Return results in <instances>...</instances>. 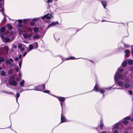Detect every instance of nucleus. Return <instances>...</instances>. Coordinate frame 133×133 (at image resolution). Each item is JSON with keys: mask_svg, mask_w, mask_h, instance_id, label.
I'll return each mask as SVG.
<instances>
[{"mask_svg": "<svg viewBox=\"0 0 133 133\" xmlns=\"http://www.w3.org/2000/svg\"><path fill=\"white\" fill-rule=\"evenodd\" d=\"M15 70L16 72H18L19 71V69L17 67H15Z\"/></svg>", "mask_w": 133, "mask_h": 133, "instance_id": "48", "label": "nucleus"}, {"mask_svg": "<svg viewBox=\"0 0 133 133\" xmlns=\"http://www.w3.org/2000/svg\"><path fill=\"white\" fill-rule=\"evenodd\" d=\"M22 47V48H20L21 49H20V51H24V47Z\"/></svg>", "mask_w": 133, "mask_h": 133, "instance_id": "41", "label": "nucleus"}, {"mask_svg": "<svg viewBox=\"0 0 133 133\" xmlns=\"http://www.w3.org/2000/svg\"><path fill=\"white\" fill-rule=\"evenodd\" d=\"M128 56V54H126L125 55V58H126Z\"/></svg>", "mask_w": 133, "mask_h": 133, "instance_id": "56", "label": "nucleus"}, {"mask_svg": "<svg viewBox=\"0 0 133 133\" xmlns=\"http://www.w3.org/2000/svg\"><path fill=\"white\" fill-rule=\"evenodd\" d=\"M19 34L20 35L22 34V31L21 29H19L18 30Z\"/></svg>", "mask_w": 133, "mask_h": 133, "instance_id": "38", "label": "nucleus"}, {"mask_svg": "<svg viewBox=\"0 0 133 133\" xmlns=\"http://www.w3.org/2000/svg\"><path fill=\"white\" fill-rule=\"evenodd\" d=\"M9 73L10 74H11L13 73V71L11 69H10L9 71Z\"/></svg>", "mask_w": 133, "mask_h": 133, "instance_id": "35", "label": "nucleus"}, {"mask_svg": "<svg viewBox=\"0 0 133 133\" xmlns=\"http://www.w3.org/2000/svg\"><path fill=\"white\" fill-rule=\"evenodd\" d=\"M113 133H118V132L117 131L115 130L113 132Z\"/></svg>", "mask_w": 133, "mask_h": 133, "instance_id": "51", "label": "nucleus"}, {"mask_svg": "<svg viewBox=\"0 0 133 133\" xmlns=\"http://www.w3.org/2000/svg\"><path fill=\"white\" fill-rule=\"evenodd\" d=\"M14 59V60L15 61H17L18 59V57H16Z\"/></svg>", "mask_w": 133, "mask_h": 133, "instance_id": "49", "label": "nucleus"}, {"mask_svg": "<svg viewBox=\"0 0 133 133\" xmlns=\"http://www.w3.org/2000/svg\"><path fill=\"white\" fill-rule=\"evenodd\" d=\"M131 119V118L130 117L128 116L126 117H125L124 119V121L123 122V123L124 124L126 125L128 123V121L127 120H130Z\"/></svg>", "mask_w": 133, "mask_h": 133, "instance_id": "8", "label": "nucleus"}, {"mask_svg": "<svg viewBox=\"0 0 133 133\" xmlns=\"http://www.w3.org/2000/svg\"><path fill=\"white\" fill-rule=\"evenodd\" d=\"M128 62L129 65H131L133 64V61L132 60L130 59L128 61Z\"/></svg>", "mask_w": 133, "mask_h": 133, "instance_id": "24", "label": "nucleus"}, {"mask_svg": "<svg viewBox=\"0 0 133 133\" xmlns=\"http://www.w3.org/2000/svg\"><path fill=\"white\" fill-rule=\"evenodd\" d=\"M4 61V58L1 57L0 58V63Z\"/></svg>", "mask_w": 133, "mask_h": 133, "instance_id": "34", "label": "nucleus"}, {"mask_svg": "<svg viewBox=\"0 0 133 133\" xmlns=\"http://www.w3.org/2000/svg\"><path fill=\"white\" fill-rule=\"evenodd\" d=\"M5 30V27H3L1 28L0 30V35L1 36L5 35L4 34V32Z\"/></svg>", "mask_w": 133, "mask_h": 133, "instance_id": "9", "label": "nucleus"}, {"mask_svg": "<svg viewBox=\"0 0 133 133\" xmlns=\"http://www.w3.org/2000/svg\"><path fill=\"white\" fill-rule=\"evenodd\" d=\"M22 55H19L18 57L19 59H21L22 58Z\"/></svg>", "mask_w": 133, "mask_h": 133, "instance_id": "54", "label": "nucleus"}, {"mask_svg": "<svg viewBox=\"0 0 133 133\" xmlns=\"http://www.w3.org/2000/svg\"><path fill=\"white\" fill-rule=\"evenodd\" d=\"M43 92L44 93H48V94L50 92V91L49 90H46L45 91H43Z\"/></svg>", "mask_w": 133, "mask_h": 133, "instance_id": "40", "label": "nucleus"}, {"mask_svg": "<svg viewBox=\"0 0 133 133\" xmlns=\"http://www.w3.org/2000/svg\"><path fill=\"white\" fill-rule=\"evenodd\" d=\"M33 47L35 48H36L38 47V44L37 42H35L33 43Z\"/></svg>", "mask_w": 133, "mask_h": 133, "instance_id": "21", "label": "nucleus"}, {"mask_svg": "<svg viewBox=\"0 0 133 133\" xmlns=\"http://www.w3.org/2000/svg\"><path fill=\"white\" fill-rule=\"evenodd\" d=\"M9 48L7 46H4L3 48H0V55H1L3 53V51L6 52V54L8 51Z\"/></svg>", "mask_w": 133, "mask_h": 133, "instance_id": "6", "label": "nucleus"}, {"mask_svg": "<svg viewBox=\"0 0 133 133\" xmlns=\"http://www.w3.org/2000/svg\"><path fill=\"white\" fill-rule=\"evenodd\" d=\"M9 60H10V61L11 62H13V60L11 58H10Z\"/></svg>", "mask_w": 133, "mask_h": 133, "instance_id": "52", "label": "nucleus"}, {"mask_svg": "<svg viewBox=\"0 0 133 133\" xmlns=\"http://www.w3.org/2000/svg\"><path fill=\"white\" fill-rule=\"evenodd\" d=\"M52 2V0H47V2L48 3H49Z\"/></svg>", "mask_w": 133, "mask_h": 133, "instance_id": "50", "label": "nucleus"}, {"mask_svg": "<svg viewBox=\"0 0 133 133\" xmlns=\"http://www.w3.org/2000/svg\"><path fill=\"white\" fill-rule=\"evenodd\" d=\"M34 31L35 32H37L38 31V29L37 28L35 27L34 28Z\"/></svg>", "mask_w": 133, "mask_h": 133, "instance_id": "30", "label": "nucleus"}, {"mask_svg": "<svg viewBox=\"0 0 133 133\" xmlns=\"http://www.w3.org/2000/svg\"><path fill=\"white\" fill-rule=\"evenodd\" d=\"M20 96V94H19L18 93H17L16 94V102L17 103H18L17 101H18V98H19V97Z\"/></svg>", "mask_w": 133, "mask_h": 133, "instance_id": "23", "label": "nucleus"}, {"mask_svg": "<svg viewBox=\"0 0 133 133\" xmlns=\"http://www.w3.org/2000/svg\"><path fill=\"white\" fill-rule=\"evenodd\" d=\"M125 46L126 48L128 47L129 46L128 45H125Z\"/></svg>", "mask_w": 133, "mask_h": 133, "instance_id": "61", "label": "nucleus"}, {"mask_svg": "<svg viewBox=\"0 0 133 133\" xmlns=\"http://www.w3.org/2000/svg\"><path fill=\"white\" fill-rule=\"evenodd\" d=\"M33 37L34 39H35L39 38V36L37 35H35L33 36Z\"/></svg>", "mask_w": 133, "mask_h": 133, "instance_id": "32", "label": "nucleus"}, {"mask_svg": "<svg viewBox=\"0 0 133 133\" xmlns=\"http://www.w3.org/2000/svg\"><path fill=\"white\" fill-rule=\"evenodd\" d=\"M22 30L25 32H28L31 31V29L30 27L26 26L24 28V29H22Z\"/></svg>", "mask_w": 133, "mask_h": 133, "instance_id": "12", "label": "nucleus"}, {"mask_svg": "<svg viewBox=\"0 0 133 133\" xmlns=\"http://www.w3.org/2000/svg\"><path fill=\"white\" fill-rule=\"evenodd\" d=\"M23 36L24 38H28L29 39H30L31 37V36L30 34H24L23 35Z\"/></svg>", "mask_w": 133, "mask_h": 133, "instance_id": "14", "label": "nucleus"}, {"mask_svg": "<svg viewBox=\"0 0 133 133\" xmlns=\"http://www.w3.org/2000/svg\"><path fill=\"white\" fill-rule=\"evenodd\" d=\"M129 50H126L125 51V53L126 54H128L129 52Z\"/></svg>", "mask_w": 133, "mask_h": 133, "instance_id": "43", "label": "nucleus"}, {"mask_svg": "<svg viewBox=\"0 0 133 133\" xmlns=\"http://www.w3.org/2000/svg\"><path fill=\"white\" fill-rule=\"evenodd\" d=\"M27 54V52H25L24 54L23 55V56L24 57L25 55L26 54Z\"/></svg>", "mask_w": 133, "mask_h": 133, "instance_id": "55", "label": "nucleus"}, {"mask_svg": "<svg viewBox=\"0 0 133 133\" xmlns=\"http://www.w3.org/2000/svg\"><path fill=\"white\" fill-rule=\"evenodd\" d=\"M61 123L65 122L67 121V120L66 119L65 117L64 116L62 115V114L61 115Z\"/></svg>", "mask_w": 133, "mask_h": 133, "instance_id": "13", "label": "nucleus"}, {"mask_svg": "<svg viewBox=\"0 0 133 133\" xmlns=\"http://www.w3.org/2000/svg\"><path fill=\"white\" fill-rule=\"evenodd\" d=\"M113 89H122L119 88H114Z\"/></svg>", "mask_w": 133, "mask_h": 133, "instance_id": "58", "label": "nucleus"}, {"mask_svg": "<svg viewBox=\"0 0 133 133\" xmlns=\"http://www.w3.org/2000/svg\"><path fill=\"white\" fill-rule=\"evenodd\" d=\"M127 64V61H124L122 63V65L123 67L125 66Z\"/></svg>", "mask_w": 133, "mask_h": 133, "instance_id": "26", "label": "nucleus"}, {"mask_svg": "<svg viewBox=\"0 0 133 133\" xmlns=\"http://www.w3.org/2000/svg\"><path fill=\"white\" fill-rule=\"evenodd\" d=\"M118 124L116 123L114 126V129H117L119 128Z\"/></svg>", "mask_w": 133, "mask_h": 133, "instance_id": "22", "label": "nucleus"}, {"mask_svg": "<svg viewBox=\"0 0 133 133\" xmlns=\"http://www.w3.org/2000/svg\"><path fill=\"white\" fill-rule=\"evenodd\" d=\"M123 69H120L119 68L118 69V71L116 72L114 76L115 81H116L117 79H121L122 80L127 81L129 82H131L133 84V81H131L129 79L127 78H126L125 74V75L121 74V72H123Z\"/></svg>", "mask_w": 133, "mask_h": 133, "instance_id": "1", "label": "nucleus"}, {"mask_svg": "<svg viewBox=\"0 0 133 133\" xmlns=\"http://www.w3.org/2000/svg\"><path fill=\"white\" fill-rule=\"evenodd\" d=\"M56 97L59 101L63 102L65 100L64 98L63 97L58 96H56Z\"/></svg>", "mask_w": 133, "mask_h": 133, "instance_id": "16", "label": "nucleus"}, {"mask_svg": "<svg viewBox=\"0 0 133 133\" xmlns=\"http://www.w3.org/2000/svg\"><path fill=\"white\" fill-rule=\"evenodd\" d=\"M38 20V18H33L32 19V21L35 22H36Z\"/></svg>", "mask_w": 133, "mask_h": 133, "instance_id": "36", "label": "nucleus"}, {"mask_svg": "<svg viewBox=\"0 0 133 133\" xmlns=\"http://www.w3.org/2000/svg\"><path fill=\"white\" fill-rule=\"evenodd\" d=\"M15 37L13 35H12V37L11 38V40H12Z\"/></svg>", "mask_w": 133, "mask_h": 133, "instance_id": "53", "label": "nucleus"}, {"mask_svg": "<svg viewBox=\"0 0 133 133\" xmlns=\"http://www.w3.org/2000/svg\"><path fill=\"white\" fill-rule=\"evenodd\" d=\"M24 81V80H23L20 82V85L22 87H23Z\"/></svg>", "mask_w": 133, "mask_h": 133, "instance_id": "28", "label": "nucleus"}, {"mask_svg": "<svg viewBox=\"0 0 133 133\" xmlns=\"http://www.w3.org/2000/svg\"><path fill=\"white\" fill-rule=\"evenodd\" d=\"M6 26L7 28L10 30H12V26L10 24H7L6 25Z\"/></svg>", "mask_w": 133, "mask_h": 133, "instance_id": "20", "label": "nucleus"}, {"mask_svg": "<svg viewBox=\"0 0 133 133\" xmlns=\"http://www.w3.org/2000/svg\"><path fill=\"white\" fill-rule=\"evenodd\" d=\"M77 58L76 59L74 57H70L67 58H66V60H69L70 59H77Z\"/></svg>", "mask_w": 133, "mask_h": 133, "instance_id": "29", "label": "nucleus"}, {"mask_svg": "<svg viewBox=\"0 0 133 133\" xmlns=\"http://www.w3.org/2000/svg\"><path fill=\"white\" fill-rule=\"evenodd\" d=\"M4 20H5V22L6 19V18H5V17H4Z\"/></svg>", "mask_w": 133, "mask_h": 133, "instance_id": "59", "label": "nucleus"}, {"mask_svg": "<svg viewBox=\"0 0 133 133\" xmlns=\"http://www.w3.org/2000/svg\"><path fill=\"white\" fill-rule=\"evenodd\" d=\"M22 60H21L19 62V66L20 68H21V65L22 64Z\"/></svg>", "mask_w": 133, "mask_h": 133, "instance_id": "33", "label": "nucleus"}, {"mask_svg": "<svg viewBox=\"0 0 133 133\" xmlns=\"http://www.w3.org/2000/svg\"><path fill=\"white\" fill-rule=\"evenodd\" d=\"M2 92L4 93H6V94H11V95H14V93H13L11 92H8L6 91H2Z\"/></svg>", "mask_w": 133, "mask_h": 133, "instance_id": "18", "label": "nucleus"}, {"mask_svg": "<svg viewBox=\"0 0 133 133\" xmlns=\"http://www.w3.org/2000/svg\"><path fill=\"white\" fill-rule=\"evenodd\" d=\"M33 47V45H29V50L28 49L27 50V52H28L31 49H32Z\"/></svg>", "mask_w": 133, "mask_h": 133, "instance_id": "25", "label": "nucleus"}, {"mask_svg": "<svg viewBox=\"0 0 133 133\" xmlns=\"http://www.w3.org/2000/svg\"><path fill=\"white\" fill-rule=\"evenodd\" d=\"M17 47V45H14L12 46V48L15 49H16Z\"/></svg>", "mask_w": 133, "mask_h": 133, "instance_id": "42", "label": "nucleus"}, {"mask_svg": "<svg viewBox=\"0 0 133 133\" xmlns=\"http://www.w3.org/2000/svg\"><path fill=\"white\" fill-rule=\"evenodd\" d=\"M0 74L2 76H5L6 75V73L4 71H2L0 72Z\"/></svg>", "mask_w": 133, "mask_h": 133, "instance_id": "27", "label": "nucleus"}, {"mask_svg": "<svg viewBox=\"0 0 133 133\" xmlns=\"http://www.w3.org/2000/svg\"><path fill=\"white\" fill-rule=\"evenodd\" d=\"M119 79V80H120ZM119 80L117 79L115 82L117 81V83L118 85L122 88H128L130 87L131 85L128 83L124 82V81H118Z\"/></svg>", "mask_w": 133, "mask_h": 133, "instance_id": "2", "label": "nucleus"}, {"mask_svg": "<svg viewBox=\"0 0 133 133\" xmlns=\"http://www.w3.org/2000/svg\"><path fill=\"white\" fill-rule=\"evenodd\" d=\"M53 18V16L52 14H48L41 17V18L43 20H45V19H50Z\"/></svg>", "mask_w": 133, "mask_h": 133, "instance_id": "5", "label": "nucleus"}, {"mask_svg": "<svg viewBox=\"0 0 133 133\" xmlns=\"http://www.w3.org/2000/svg\"><path fill=\"white\" fill-rule=\"evenodd\" d=\"M18 48L20 49L23 47H25V46L21 43H19L18 44Z\"/></svg>", "mask_w": 133, "mask_h": 133, "instance_id": "19", "label": "nucleus"}, {"mask_svg": "<svg viewBox=\"0 0 133 133\" xmlns=\"http://www.w3.org/2000/svg\"><path fill=\"white\" fill-rule=\"evenodd\" d=\"M58 22H54L51 23L49 25L48 27V28L54 26L55 25L58 24Z\"/></svg>", "mask_w": 133, "mask_h": 133, "instance_id": "15", "label": "nucleus"}, {"mask_svg": "<svg viewBox=\"0 0 133 133\" xmlns=\"http://www.w3.org/2000/svg\"><path fill=\"white\" fill-rule=\"evenodd\" d=\"M128 92L129 94L132 95V91L131 90H129Z\"/></svg>", "mask_w": 133, "mask_h": 133, "instance_id": "44", "label": "nucleus"}, {"mask_svg": "<svg viewBox=\"0 0 133 133\" xmlns=\"http://www.w3.org/2000/svg\"><path fill=\"white\" fill-rule=\"evenodd\" d=\"M123 133H128V132H124Z\"/></svg>", "mask_w": 133, "mask_h": 133, "instance_id": "64", "label": "nucleus"}, {"mask_svg": "<svg viewBox=\"0 0 133 133\" xmlns=\"http://www.w3.org/2000/svg\"><path fill=\"white\" fill-rule=\"evenodd\" d=\"M5 62L6 63L8 64H10V60L8 59L6 60Z\"/></svg>", "mask_w": 133, "mask_h": 133, "instance_id": "37", "label": "nucleus"}, {"mask_svg": "<svg viewBox=\"0 0 133 133\" xmlns=\"http://www.w3.org/2000/svg\"><path fill=\"white\" fill-rule=\"evenodd\" d=\"M3 3H2L0 2V11L1 12L2 14L5 16L4 13Z\"/></svg>", "mask_w": 133, "mask_h": 133, "instance_id": "11", "label": "nucleus"}, {"mask_svg": "<svg viewBox=\"0 0 133 133\" xmlns=\"http://www.w3.org/2000/svg\"><path fill=\"white\" fill-rule=\"evenodd\" d=\"M19 76L20 77L21 76V75L20 72H19Z\"/></svg>", "mask_w": 133, "mask_h": 133, "instance_id": "60", "label": "nucleus"}, {"mask_svg": "<svg viewBox=\"0 0 133 133\" xmlns=\"http://www.w3.org/2000/svg\"><path fill=\"white\" fill-rule=\"evenodd\" d=\"M60 103H61V106L62 107V109H63V107H62V106L63 105V104H64V102H60Z\"/></svg>", "mask_w": 133, "mask_h": 133, "instance_id": "46", "label": "nucleus"}, {"mask_svg": "<svg viewBox=\"0 0 133 133\" xmlns=\"http://www.w3.org/2000/svg\"><path fill=\"white\" fill-rule=\"evenodd\" d=\"M104 126L102 122H101V123L100 124L99 127L102 130L103 128V127Z\"/></svg>", "mask_w": 133, "mask_h": 133, "instance_id": "31", "label": "nucleus"}, {"mask_svg": "<svg viewBox=\"0 0 133 133\" xmlns=\"http://www.w3.org/2000/svg\"><path fill=\"white\" fill-rule=\"evenodd\" d=\"M23 21L21 19H19L18 21V23H23Z\"/></svg>", "mask_w": 133, "mask_h": 133, "instance_id": "45", "label": "nucleus"}, {"mask_svg": "<svg viewBox=\"0 0 133 133\" xmlns=\"http://www.w3.org/2000/svg\"><path fill=\"white\" fill-rule=\"evenodd\" d=\"M18 26L19 27H22V23H19V24H18Z\"/></svg>", "mask_w": 133, "mask_h": 133, "instance_id": "47", "label": "nucleus"}, {"mask_svg": "<svg viewBox=\"0 0 133 133\" xmlns=\"http://www.w3.org/2000/svg\"><path fill=\"white\" fill-rule=\"evenodd\" d=\"M45 89V86L44 84H43L42 85L39 86L35 87L34 90L36 91H43Z\"/></svg>", "mask_w": 133, "mask_h": 133, "instance_id": "4", "label": "nucleus"}, {"mask_svg": "<svg viewBox=\"0 0 133 133\" xmlns=\"http://www.w3.org/2000/svg\"><path fill=\"white\" fill-rule=\"evenodd\" d=\"M9 83L10 85H12L13 86H16L17 84V82L14 80H12L9 82Z\"/></svg>", "mask_w": 133, "mask_h": 133, "instance_id": "10", "label": "nucleus"}, {"mask_svg": "<svg viewBox=\"0 0 133 133\" xmlns=\"http://www.w3.org/2000/svg\"><path fill=\"white\" fill-rule=\"evenodd\" d=\"M5 35L3 36H2L1 37L3 42L5 43L8 42L10 41V39L9 38L6 37Z\"/></svg>", "mask_w": 133, "mask_h": 133, "instance_id": "7", "label": "nucleus"}, {"mask_svg": "<svg viewBox=\"0 0 133 133\" xmlns=\"http://www.w3.org/2000/svg\"><path fill=\"white\" fill-rule=\"evenodd\" d=\"M111 87H110L106 88H103L102 89L99 87V85L98 84H96L93 90H94L96 92L99 91L100 93L103 94L105 92V90H109L111 89Z\"/></svg>", "mask_w": 133, "mask_h": 133, "instance_id": "3", "label": "nucleus"}, {"mask_svg": "<svg viewBox=\"0 0 133 133\" xmlns=\"http://www.w3.org/2000/svg\"><path fill=\"white\" fill-rule=\"evenodd\" d=\"M102 133H107L106 132H104V131H103L102 132Z\"/></svg>", "mask_w": 133, "mask_h": 133, "instance_id": "62", "label": "nucleus"}, {"mask_svg": "<svg viewBox=\"0 0 133 133\" xmlns=\"http://www.w3.org/2000/svg\"><path fill=\"white\" fill-rule=\"evenodd\" d=\"M10 65L11 66H13V64H11V63H10Z\"/></svg>", "mask_w": 133, "mask_h": 133, "instance_id": "57", "label": "nucleus"}, {"mask_svg": "<svg viewBox=\"0 0 133 133\" xmlns=\"http://www.w3.org/2000/svg\"><path fill=\"white\" fill-rule=\"evenodd\" d=\"M101 2L104 8L105 9L107 4V2L105 1H102Z\"/></svg>", "mask_w": 133, "mask_h": 133, "instance_id": "17", "label": "nucleus"}, {"mask_svg": "<svg viewBox=\"0 0 133 133\" xmlns=\"http://www.w3.org/2000/svg\"><path fill=\"white\" fill-rule=\"evenodd\" d=\"M30 24L31 26H33L35 25V24L34 22H31L30 23Z\"/></svg>", "mask_w": 133, "mask_h": 133, "instance_id": "39", "label": "nucleus"}, {"mask_svg": "<svg viewBox=\"0 0 133 133\" xmlns=\"http://www.w3.org/2000/svg\"><path fill=\"white\" fill-rule=\"evenodd\" d=\"M2 70V68L0 66V71Z\"/></svg>", "mask_w": 133, "mask_h": 133, "instance_id": "63", "label": "nucleus"}]
</instances>
